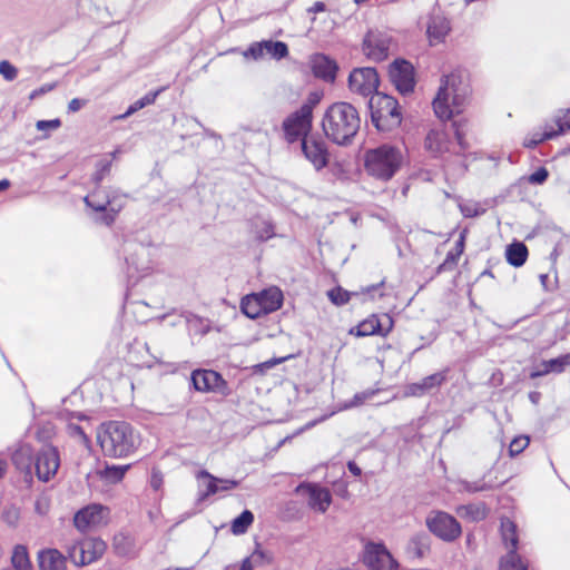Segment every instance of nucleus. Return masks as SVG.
<instances>
[{
	"instance_id": "obj_26",
	"label": "nucleus",
	"mask_w": 570,
	"mask_h": 570,
	"mask_svg": "<svg viewBox=\"0 0 570 570\" xmlns=\"http://www.w3.org/2000/svg\"><path fill=\"white\" fill-rule=\"evenodd\" d=\"M431 550V538L426 532L415 533L409 541L406 552L412 559H422Z\"/></svg>"
},
{
	"instance_id": "obj_15",
	"label": "nucleus",
	"mask_w": 570,
	"mask_h": 570,
	"mask_svg": "<svg viewBox=\"0 0 570 570\" xmlns=\"http://www.w3.org/2000/svg\"><path fill=\"white\" fill-rule=\"evenodd\" d=\"M449 370L433 373L423 377L420 382L406 384L404 387V396L422 397L434 391H438L448 380Z\"/></svg>"
},
{
	"instance_id": "obj_61",
	"label": "nucleus",
	"mask_w": 570,
	"mask_h": 570,
	"mask_svg": "<svg viewBox=\"0 0 570 570\" xmlns=\"http://www.w3.org/2000/svg\"><path fill=\"white\" fill-rule=\"evenodd\" d=\"M453 127L455 128L454 136H455V139H456L461 150L469 149V144L464 139V132L462 130L461 125L459 122L454 121Z\"/></svg>"
},
{
	"instance_id": "obj_10",
	"label": "nucleus",
	"mask_w": 570,
	"mask_h": 570,
	"mask_svg": "<svg viewBox=\"0 0 570 570\" xmlns=\"http://www.w3.org/2000/svg\"><path fill=\"white\" fill-rule=\"evenodd\" d=\"M301 150L316 170L325 168L330 163L327 145L317 134L304 137L301 141Z\"/></svg>"
},
{
	"instance_id": "obj_17",
	"label": "nucleus",
	"mask_w": 570,
	"mask_h": 570,
	"mask_svg": "<svg viewBox=\"0 0 570 570\" xmlns=\"http://www.w3.org/2000/svg\"><path fill=\"white\" fill-rule=\"evenodd\" d=\"M295 492L306 497L309 508L322 513L328 509L332 502L331 492L317 484L301 483L296 487Z\"/></svg>"
},
{
	"instance_id": "obj_31",
	"label": "nucleus",
	"mask_w": 570,
	"mask_h": 570,
	"mask_svg": "<svg viewBox=\"0 0 570 570\" xmlns=\"http://www.w3.org/2000/svg\"><path fill=\"white\" fill-rule=\"evenodd\" d=\"M488 508L483 502L470 503L458 508L456 512L461 518L472 522L482 521L488 517Z\"/></svg>"
},
{
	"instance_id": "obj_4",
	"label": "nucleus",
	"mask_w": 570,
	"mask_h": 570,
	"mask_svg": "<svg viewBox=\"0 0 570 570\" xmlns=\"http://www.w3.org/2000/svg\"><path fill=\"white\" fill-rule=\"evenodd\" d=\"M371 122L381 134H396L403 121L401 106L396 98L376 92L368 100Z\"/></svg>"
},
{
	"instance_id": "obj_7",
	"label": "nucleus",
	"mask_w": 570,
	"mask_h": 570,
	"mask_svg": "<svg viewBox=\"0 0 570 570\" xmlns=\"http://www.w3.org/2000/svg\"><path fill=\"white\" fill-rule=\"evenodd\" d=\"M190 381L194 389L202 393H217L222 396H228L232 393L227 381L214 370H194Z\"/></svg>"
},
{
	"instance_id": "obj_43",
	"label": "nucleus",
	"mask_w": 570,
	"mask_h": 570,
	"mask_svg": "<svg viewBox=\"0 0 570 570\" xmlns=\"http://www.w3.org/2000/svg\"><path fill=\"white\" fill-rule=\"evenodd\" d=\"M114 549L118 556L125 557L131 551V541L124 533L114 537Z\"/></svg>"
},
{
	"instance_id": "obj_59",
	"label": "nucleus",
	"mask_w": 570,
	"mask_h": 570,
	"mask_svg": "<svg viewBox=\"0 0 570 570\" xmlns=\"http://www.w3.org/2000/svg\"><path fill=\"white\" fill-rule=\"evenodd\" d=\"M60 126H61V120L59 118L50 119V120H38L36 124V128L40 131L56 130Z\"/></svg>"
},
{
	"instance_id": "obj_57",
	"label": "nucleus",
	"mask_w": 570,
	"mask_h": 570,
	"mask_svg": "<svg viewBox=\"0 0 570 570\" xmlns=\"http://www.w3.org/2000/svg\"><path fill=\"white\" fill-rule=\"evenodd\" d=\"M461 213L464 217H478L484 214L485 209L481 208L478 204L460 206Z\"/></svg>"
},
{
	"instance_id": "obj_3",
	"label": "nucleus",
	"mask_w": 570,
	"mask_h": 570,
	"mask_svg": "<svg viewBox=\"0 0 570 570\" xmlns=\"http://www.w3.org/2000/svg\"><path fill=\"white\" fill-rule=\"evenodd\" d=\"M469 94V86L462 81L460 75L452 72L443 76L439 91L432 101L436 117L449 120L455 114H461Z\"/></svg>"
},
{
	"instance_id": "obj_63",
	"label": "nucleus",
	"mask_w": 570,
	"mask_h": 570,
	"mask_svg": "<svg viewBox=\"0 0 570 570\" xmlns=\"http://www.w3.org/2000/svg\"><path fill=\"white\" fill-rule=\"evenodd\" d=\"M163 485V474L159 471L153 470L150 478V487L158 491Z\"/></svg>"
},
{
	"instance_id": "obj_38",
	"label": "nucleus",
	"mask_w": 570,
	"mask_h": 570,
	"mask_svg": "<svg viewBox=\"0 0 570 570\" xmlns=\"http://www.w3.org/2000/svg\"><path fill=\"white\" fill-rule=\"evenodd\" d=\"M557 136L558 132L554 131V128L552 126L547 125L542 134L535 132L531 137L525 138L523 145L527 148L533 149L544 140L556 138Z\"/></svg>"
},
{
	"instance_id": "obj_6",
	"label": "nucleus",
	"mask_w": 570,
	"mask_h": 570,
	"mask_svg": "<svg viewBox=\"0 0 570 570\" xmlns=\"http://www.w3.org/2000/svg\"><path fill=\"white\" fill-rule=\"evenodd\" d=\"M425 524L431 533L445 542H453L462 533L459 521L444 511H431L426 517Z\"/></svg>"
},
{
	"instance_id": "obj_39",
	"label": "nucleus",
	"mask_w": 570,
	"mask_h": 570,
	"mask_svg": "<svg viewBox=\"0 0 570 570\" xmlns=\"http://www.w3.org/2000/svg\"><path fill=\"white\" fill-rule=\"evenodd\" d=\"M13 464L21 471H30L31 468V450L30 448H21L12 454Z\"/></svg>"
},
{
	"instance_id": "obj_24",
	"label": "nucleus",
	"mask_w": 570,
	"mask_h": 570,
	"mask_svg": "<svg viewBox=\"0 0 570 570\" xmlns=\"http://www.w3.org/2000/svg\"><path fill=\"white\" fill-rule=\"evenodd\" d=\"M568 365H570V354H563L547 361L544 360L530 373V377L537 379L550 373L560 374L566 371Z\"/></svg>"
},
{
	"instance_id": "obj_9",
	"label": "nucleus",
	"mask_w": 570,
	"mask_h": 570,
	"mask_svg": "<svg viewBox=\"0 0 570 570\" xmlns=\"http://www.w3.org/2000/svg\"><path fill=\"white\" fill-rule=\"evenodd\" d=\"M312 127L313 117L297 109L283 120L284 139L288 144L302 141L304 137L311 135Z\"/></svg>"
},
{
	"instance_id": "obj_28",
	"label": "nucleus",
	"mask_w": 570,
	"mask_h": 570,
	"mask_svg": "<svg viewBox=\"0 0 570 570\" xmlns=\"http://www.w3.org/2000/svg\"><path fill=\"white\" fill-rule=\"evenodd\" d=\"M450 30V21L445 17L435 14L430 18L426 32L431 42H442Z\"/></svg>"
},
{
	"instance_id": "obj_8",
	"label": "nucleus",
	"mask_w": 570,
	"mask_h": 570,
	"mask_svg": "<svg viewBox=\"0 0 570 570\" xmlns=\"http://www.w3.org/2000/svg\"><path fill=\"white\" fill-rule=\"evenodd\" d=\"M107 544L100 538H86L69 550V558L78 566L83 567L100 559Z\"/></svg>"
},
{
	"instance_id": "obj_25",
	"label": "nucleus",
	"mask_w": 570,
	"mask_h": 570,
	"mask_svg": "<svg viewBox=\"0 0 570 570\" xmlns=\"http://www.w3.org/2000/svg\"><path fill=\"white\" fill-rule=\"evenodd\" d=\"M40 570H66L67 558L57 549L41 550L38 553Z\"/></svg>"
},
{
	"instance_id": "obj_62",
	"label": "nucleus",
	"mask_w": 570,
	"mask_h": 570,
	"mask_svg": "<svg viewBox=\"0 0 570 570\" xmlns=\"http://www.w3.org/2000/svg\"><path fill=\"white\" fill-rule=\"evenodd\" d=\"M466 234H468V230L466 229H463L461 233H460V236L458 238V240L455 242V245H454V248L452 250L455 252V255H462L463 252H464V246H465V237H466Z\"/></svg>"
},
{
	"instance_id": "obj_36",
	"label": "nucleus",
	"mask_w": 570,
	"mask_h": 570,
	"mask_svg": "<svg viewBox=\"0 0 570 570\" xmlns=\"http://www.w3.org/2000/svg\"><path fill=\"white\" fill-rule=\"evenodd\" d=\"M500 570H528V566L521 560L517 551L509 550L508 553L501 558Z\"/></svg>"
},
{
	"instance_id": "obj_49",
	"label": "nucleus",
	"mask_w": 570,
	"mask_h": 570,
	"mask_svg": "<svg viewBox=\"0 0 570 570\" xmlns=\"http://www.w3.org/2000/svg\"><path fill=\"white\" fill-rule=\"evenodd\" d=\"M460 256L461 255H455L454 250H450L446 254L444 262L438 266L436 274L454 269L458 265V259Z\"/></svg>"
},
{
	"instance_id": "obj_44",
	"label": "nucleus",
	"mask_w": 570,
	"mask_h": 570,
	"mask_svg": "<svg viewBox=\"0 0 570 570\" xmlns=\"http://www.w3.org/2000/svg\"><path fill=\"white\" fill-rule=\"evenodd\" d=\"M425 147L432 153H442L443 151V141L442 134L435 130L429 131L425 137Z\"/></svg>"
},
{
	"instance_id": "obj_16",
	"label": "nucleus",
	"mask_w": 570,
	"mask_h": 570,
	"mask_svg": "<svg viewBox=\"0 0 570 570\" xmlns=\"http://www.w3.org/2000/svg\"><path fill=\"white\" fill-rule=\"evenodd\" d=\"M363 53L375 62L383 61L389 56L390 38L375 31H368L362 43Z\"/></svg>"
},
{
	"instance_id": "obj_35",
	"label": "nucleus",
	"mask_w": 570,
	"mask_h": 570,
	"mask_svg": "<svg viewBox=\"0 0 570 570\" xmlns=\"http://www.w3.org/2000/svg\"><path fill=\"white\" fill-rule=\"evenodd\" d=\"M11 562L16 570H30L31 562L29 560L28 550L24 546L18 544L14 547Z\"/></svg>"
},
{
	"instance_id": "obj_48",
	"label": "nucleus",
	"mask_w": 570,
	"mask_h": 570,
	"mask_svg": "<svg viewBox=\"0 0 570 570\" xmlns=\"http://www.w3.org/2000/svg\"><path fill=\"white\" fill-rule=\"evenodd\" d=\"M321 98V94L316 91L311 92L306 101L299 107V110L313 117V110L320 104Z\"/></svg>"
},
{
	"instance_id": "obj_34",
	"label": "nucleus",
	"mask_w": 570,
	"mask_h": 570,
	"mask_svg": "<svg viewBox=\"0 0 570 570\" xmlns=\"http://www.w3.org/2000/svg\"><path fill=\"white\" fill-rule=\"evenodd\" d=\"M253 522L254 514L250 510L246 509L232 521L230 531L235 535L244 534L247 532Z\"/></svg>"
},
{
	"instance_id": "obj_42",
	"label": "nucleus",
	"mask_w": 570,
	"mask_h": 570,
	"mask_svg": "<svg viewBox=\"0 0 570 570\" xmlns=\"http://www.w3.org/2000/svg\"><path fill=\"white\" fill-rule=\"evenodd\" d=\"M353 293L342 288L341 286H336L327 292L328 299L336 306H342L348 303ZM356 295V293H354Z\"/></svg>"
},
{
	"instance_id": "obj_46",
	"label": "nucleus",
	"mask_w": 570,
	"mask_h": 570,
	"mask_svg": "<svg viewBox=\"0 0 570 570\" xmlns=\"http://www.w3.org/2000/svg\"><path fill=\"white\" fill-rule=\"evenodd\" d=\"M377 391L379 390H365L356 393L353 399L345 404V409H352L362 405L365 401L372 399L377 393Z\"/></svg>"
},
{
	"instance_id": "obj_37",
	"label": "nucleus",
	"mask_w": 570,
	"mask_h": 570,
	"mask_svg": "<svg viewBox=\"0 0 570 570\" xmlns=\"http://www.w3.org/2000/svg\"><path fill=\"white\" fill-rule=\"evenodd\" d=\"M163 91V88L161 89H158L156 91H149L147 92L144 97L139 98L138 100H136L134 104H131L127 111L120 116V118H126L132 114H135L136 111L151 105L155 102L157 96Z\"/></svg>"
},
{
	"instance_id": "obj_40",
	"label": "nucleus",
	"mask_w": 570,
	"mask_h": 570,
	"mask_svg": "<svg viewBox=\"0 0 570 570\" xmlns=\"http://www.w3.org/2000/svg\"><path fill=\"white\" fill-rule=\"evenodd\" d=\"M130 468L129 464L127 465H107L101 473L102 478H105L107 481L111 483L120 482L128 469Z\"/></svg>"
},
{
	"instance_id": "obj_53",
	"label": "nucleus",
	"mask_w": 570,
	"mask_h": 570,
	"mask_svg": "<svg viewBox=\"0 0 570 570\" xmlns=\"http://www.w3.org/2000/svg\"><path fill=\"white\" fill-rule=\"evenodd\" d=\"M0 75L8 81L16 79L18 75L17 68L7 60L0 62Z\"/></svg>"
},
{
	"instance_id": "obj_45",
	"label": "nucleus",
	"mask_w": 570,
	"mask_h": 570,
	"mask_svg": "<svg viewBox=\"0 0 570 570\" xmlns=\"http://www.w3.org/2000/svg\"><path fill=\"white\" fill-rule=\"evenodd\" d=\"M97 169L92 176V181L96 187H100L102 179L110 173L111 161L110 160H100L96 165Z\"/></svg>"
},
{
	"instance_id": "obj_60",
	"label": "nucleus",
	"mask_w": 570,
	"mask_h": 570,
	"mask_svg": "<svg viewBox=\"0 0 570 570\" xmlns=\"http://www.w3.org/2000/svg\"><path fill=\"white\" fill-rule=\"evenodd\" d=\"M453 127L455 128L454 136H455V139H456L461 150L469 149V144L464 139V132L462 130L461 125L459 122L454 121Z\"/></svg>"
},
{
	"instance_id": "obj_19",
	"label": "nucleus",
	"mask_w": 570,
	"mask_h": 570,
	"mask_svg": "<svg viewBox=\"0 0 570 570\" xmlns=\"http://www.w3.org/2000/svg\"><path fill=\"white\" fill-rule=\"evenodd\" d=\"M264 52L274 59L281 60L288 56V47L283 41L263 40L252 43L244 52V56L257 60L264 56Z\"/></svg>"
},
{
	"instance_id": "obj_14",
	"label": "nucleus",
	"mask_w": 570,
	"mask_h": 570,
	"mask_svg": "<svg viewBox=\"0 0 570 570\" xmlns=\"http://www.w3.org/2000/svg\"><path fill=\"white\" fill-rule=\"evenodd\" d=\"M60 458L57 448L43 445L35 456V469L39 480L47 482L58 471Z\"/></svg>"
},
{
	"instance_id": "obj_41",
	"label": "nucleus",
	"mask_w": 570,
	"mask_h": 570,
	"mask_svg": "<svg viewBox=\"0 0 570 570\" xmlns=\"http://www.w3.org/2000/svg\"><path fill=\"white\" fill-rule=\"evenodd\" d=\"M248 559L252 561V563L255 567L266 566L271 564L274 560L273 553L267 550H263L261 548V544L256 542V548L252 552L250 556H248Z\"/></svg>"
},
{
	"instance_id": "obj_32",
	"label": "nucleus",
	"mask_w": 570,
	"mask_h": 570,
	"mask_svg": "<svg viewBox=\"0 0 570 570\" xmlns=\"http://www.w3.org/2000/svg\"><path fill=\"white\" fill-rule=\"evenodd\" d=\"M240 309L250 320L265 315L258 298V293H252L244 296L240 301Z\"/></svg>"
},
{
	"instance_id": "obj_29",
	"label": "nucleus",
	"mask_w": 570,
	"mask_h": 570,
	"mask_svg": "<svg viewBox=\"0 0 570 570\" xmlns=\"http://www.w3.org/2000/svg\"><path fill=\"white\" fill-rule=\"evenodd\" d=\"M528 255V247L522 242L514 240L505 248L507 262L513 267L523 266L527 262Z\"/></svg>"
},
{
	"instance_id": "obj_18",
	"label": "nucleus",
	"mask_w": 570,
	"mask_h": 570,
	"mask_svg": "<svg viewBox=\"0 0 570 570\" xmlns=\"http://www.w3.org/2000/svg\"><path fill=\"white\" fill-rule=\"evenodd\" d=\"M365 563L370 570H393L396 560L382 543H370L366 547Z\"/></svg>"
},
{
	"instance_id": "obj_47",
	"label": "nucleus",
	"mask_w": 570,
	"mask_h": 570,
	"mask_svg": "<svg viewBox=\"0 0 570 570\" xmlns=\"http://www.w3.org/2000/svg\"><path fill=\"white\" fill-rule=\"evenodd\" d=\"M530 439L527 435H520L514 438L509 445V454L510 456H515L523 452V450L529 445Z\"/></svg>"
},
{
	"instance_id": "obj_20",
	"label": "nucleus",
	"mask_w": 570,
	"mask_h": 570,
	"mask_svg": "<svg viewBox=\"0 0 570 570\" xmlns=\"http://www.w3.org/2000/svg\"><path fill=\"white\" fill-rule=\"evenodd\" d=\"M107 509L100 504H90L80 509L73 517L75 527L86 532L91 527L102 523Z\"/></svg>"
},
{
	"instance_id": "obj_2",
	"label": "nucleus",
	"mask_w": 570,
	"mask_h": 570,
	"mask_svg": "<svg viewBox=\"0 0 570 570\" xmlns=\"http://www.w3.org/2000/svg\"><path fill=\"white\" fill-rule=\"evenodd\" d=\"M97 442L102 453L110 458H126L134 453L139 436L131 424L125 421H108L97 429Z\"/></svg>"
},
{
	"instance_id": "obj_64",
	"label": "nucleus",
	"mask_w": 570,
	"mask_h": 570,
	"mask_svg": "<svg viewBox=\"0 0 570 570\" xmlns=\"http://www.w3.org/2000/svg\"><path fill=\"white\" fill-rule=\"evenodd\" d=\"M87 104V100L80 99V98H73L68 104V111L69 112H77L79 111L85 105Z\"/></svg>"
},
{
	"instance_id": "obj_1",
	"label": "nucleus",
	"mask_w": 570,
	"mask_h": 570,
	"mask_svg": "<svg viewBox=\"0 0 570 570\" xmlns=\"http://www.w3.org/2000/svg\"><path fill=\"white\" fill-rule=\"evenodd\" d=\"M361 127L358 110L350 102L337 101L324 112L322 129L327 139L338 146H348Z\"/></svg>"
},
{
	"instance_id": "obj_50",
	"label": "nucleus",
	"mask_w": 570,
	"mask_h": 570,
	"mask_svg": "<svg viewBox=\"0 0 570 570\" xmlns=\"http://www.w3.org/2000/svg\"><path fill=\"white\" fill-rule=\"evenodd\" d=\"M99 213V216L96 217V222L104 224L106 226H110L116 218V214L119 212V208L107 207L105 210H96Z\"/></svg>"
},
{
	"instance_id": "obj_12",
	"label": "nucleus",
	"mask_w": 570,
	"mask_h": 570,
	"mask_svg": "<svg viewBox=\"0 0 570 570\" xmlns=\"http://www.w3.org/2000/svg\"><path fill=\"white\" fill-rule=\"evenodd\" d=\"M125 262L127 265V276L134 278L137 274L144 273L150 268L148 259V248L135 240H127L122 246Z\"/></svg>"
},
{
	"instance_id": "obj_30",
	"label": "nucleus",
	"mask_w": 570,
	"mask_h": 570,
	"mask_svg": "<svg viewBox=\"0 0 570 570\" xmlns=\"http://www.w3.org/2000/svg\"><path fill=\"white\" fill-rule=\"evenodd\" d=\"M85 204L94 210H105L111 206L112 198L109 194L101 189V187H95V189L83 198Z\"/></svg>"
},
{
	"instance_id": "obj_27",
	"label": "nucleus",
	"mask_w": 570,
	"mask_h": 570,
	"mask_svg": "<svg viewBox=\"0 0 570 570\" xmlns=\"http://www.w3.org/2000/svg\"><path fill=\"white\" fill-rule=\"evenodd\" d=\"M258 298L261 301L262 308L264 309V314L267 315L282 307L284 296L278 287L273 286L261 291L258 293Z\"/></svg>"
},
{
	"instance_id": "obj_13",
	"label": "nucleus",
	"mask_w": 570,
	"mask_h": 570,
	"mask_svg": "<svg viewBox=\"0 0 570 570\" xmlns=\"http://www.w3.org/2000/svg\"><path fill=\"white\" fill-rule=\"evenodd\" d=\"M389 76L399 92L407 95L415 87L414 67L405 59H395L389 68Z\"/></svg>"
},
{
	"instance_id": "obj_58",
	"label": "nucleus",
	"mask_w": 570,
	"mask_h": 570,
	"mask_svg": "<svg viewBox=\"0 0 570 570\" xmlns=\"http://www.w3.org/2000/svg\"><path fill=\"white\" fill-rule=\"evenodd\" d=\"M274 226L271 223L263 222L262 227L256 230L259 240H267L274 236Z\"/></svg>"
},
{
	"instance_id": "obj_22",
	"label": "nucleus",
	"mask_w": 570,
	"mask_h": 570,
	"mask_svg": "<svg viewBox=\"0 0 570 570\" xmlns=\"http://www.w3.org/2000/svg\"><path fill=\"white\" fill-rule=\"evenodd\" d=\"M198 479H207L206 490L199 493L198 501H204L210 495L218 493L219 491H228L239 485V481L220 479L212 475L208 471L202 470L197 474Z\"/></svg>"
},
{
	"instance_id": "obj_33",
	"label": "nucleus",
	"mask_w": 570,
	"mask_h": 570,
	"mask_svg": "<svg viewBox=\"0 0 570 570\" xmlns=\"http://www.w3.org/2000/svg\"><path fill=\"white\" fill-rule=\"evenodd\" d=\"M501 534L502 540L508 548V550H518V533H517V524L509 519H503L501 521Z\"/></svg>"
},
{
	"instance_id": "obj_51",
	"label": "nucleus",
	"mask_w": 570,
	"mask_h": 570,
	"mask_svg": "<svg viewBox=\"0 0 570 570\" xmlns=\"http://www.w3.org/2000/svg\"><path fill=\"white\" fill-rule=\"evenodd\" d=\"M463 489L469 492V493H476V492H482V491H488V490H491L493 488L492 484H489L484 481H474V482H469V481H464L463 483Z\"/></svg>"
},
{
	"instance_id": "obj_5",
	"label": "nucleus",
	"mask_w": 570,
	"mask_h": 570,
	"mask_svg": "<svg viewBox=\"0 0 570 570\" xmlns=\"http://www.w3.org/2000/svg\"><path fill=\"white\" fill-rule=\"evenodd\" d=\"M402 163L403 154L401 149L390 144H383L364 153L365 171L382 181L392 179L401 168Z\"/></svg>"
},
{
	"instance_id": "obj_52",
	"label": "nucleus",
	"mask_w": 570,
	"mask_h": 570,
	"mask_svg": "<svg viewBox=\"0 0 570 570\" xmlns=\"http://www.w3.org/2000/svg\"><path fill=\"white\" fill-rule=\"evenodd\" d=\"M554 122L557 125L554 131L558 132V136L570 130V109L566 110L562 116L557 117Z\"/></svg>"
},
{
	"instance_id": "obj_55",
	"label": "nucleus",
	"mask_w": 570,
	"mask_h": 570,
	"mask_svg": "<svg viewBox=\"0 0 570 570\" xmlns=\"http://www.w3.org/2000/svg\"><path fill=\"white\" fill-rule=\"evenodd\" d=\"M68 430H69V434L71 436L79 438L83 445L89 446L90 439L80 425L69 424Z\"/></svg>"
},
{
	"instance_id": "obj_54",
	"label": "nucleus",
	"mask_w": 570,
	"mask_h": 570,
	"mask_svg": "<svg viewBox=\"0 0 570 570\" xmlns=\"http://www.w3.org/2000/svg\"><path fill=\"white\" fill-rule=\"evenodd\" d=\"M50 510V499L47 495H39L35 501V512L41 517Z\"/></svg>"
},
{
	"instance_id": "obj_23",
	"label": "nucleus",
	"mask_w": 570,
	"mask_h": 570,
	"mask_svg": "<svg viewBox=\"0 0 570 570\" xmlns=\"http://www.w3.org/2000/svg\"><path fill=\"white\" fill-rule=\"evenodd\" d=\"M384 322H382L377 316L372 315L370 318L361 322L356 326V335L364 337L370 335H382L386 336L393 326V320L389 315L383 316Z\"/></svg>"
},
{
	"instance_id": "obj_11",
	"label": "nucleus",
	"mask_w": 570,
	"mask_h": 570,
	"mask_svg": "<svg viewBox=\"0 0 570 570\" xmlns=\"http://www.w3.org/2000/svg\"><path fill=\"white\" fill-rule=\"evenodd\" d=\"M380 78L375 68H355L348 76V88L351 91L362 96H372L377 91Z\"/></svg>"
},
{
	"instance_id": "obj_21",
	"label": "nucleus",
	"mask_w": 570,
	"mask_h": 570,
	"mask_svg": "<svg viewBox=\"0 0 570 570\" xmlns=\"http://www.w3.org/2000/svg\"><path fill=\"white\" fill-rule=\"evenodd\" d=\"M313 75L325 82L333 83L338 71L337 62L330 56L316 53L311 60Z\"/></svg>"
},
{
	"instance_id": "obj_56",
	"label": "nucleus",
	"mask_w": 570,
	"mask_h": 570,
	"mask_svg": "<svg viewBox=\"0 0 570 570\" xmlns=\"http://www.w3.org/2000/svg\"><path fill=\"white\" fill-rule=\"evenodd\" d=\"M549 177V171L546 167L538 168L534 173H532L528 180L533 185H541L547 181Z\"/></svg>"
}]
</instances>
